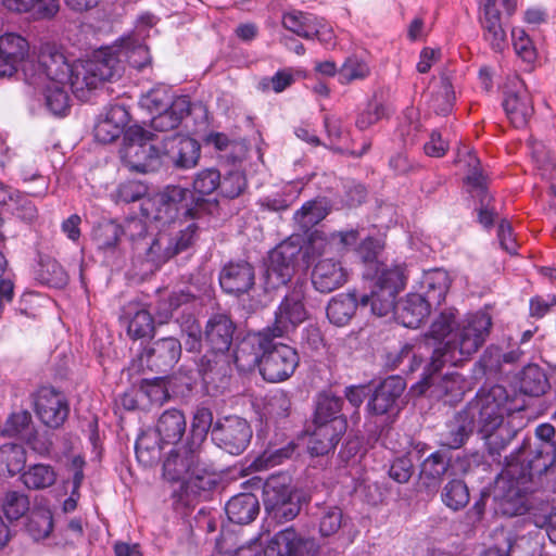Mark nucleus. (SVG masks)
<instances>
[{
  "mask_svg": "<svg viewBox=\"0 0 556 556\" xmlns=\"http://www.w3.org/2000/svg\"><path fill=\"white\" fill-rule=\"evenodd\" d=\"M116 60L113 50L99 49L89 60L71 65L59 47L45 42L38 50L37 61L28 60L23 73L29 85L39 86L46 81L68 83L76 97L84 98L85 91L96 89L112 76Z\"/></svg>",
  "mask_w": 556,
  "mask_h": 556,
  "instance_id": "obj_1",
  "label": "nucleus"
},
{
  "mask_svg": "<svg viewBox=\"0 0 556 556\" xmlns=\"http://www.w3.org/2000/svg\"><path fill=\"white\" fill-rule=\"evenodd\" d=\"M119 154L123 164L131 172L148 173L157 169L162 164L191 168L200 157V144L182 135L160 140L142 127L135 126L125 132Z\"/></svg>",
  "mask_w": 556,
  "mask_h": 556,
  "instance_id": "obj_2",
  "label": "nucleus"
},
{
  "mask_svg": "<svg viewBox=\"0 0 556 556\" xmlns=\"http://www.w3.org/2000/svg\"><path fill=\"white\" fill-rule=\"evenodd\" d=\"M492 326L488 313L478 312L457 320L456 309L446 308L433 319L429 334L443 344L433 350L431 366H457L475 354L484 343Z\"/></svg>",
  "mask_w": 556,
  "mask_h": 556,
  "instance_id": "obj_3",
  "label": "nucleus"
},
{
  "mask_svg": "<svg viewBox=\"0 0 556 556\" xmlns=\"http://www.w3.org/2000/svg\"><path fill=\"white\" fill-rule=\"evenodd\" d=\"M517 409L506 389L498 384L481 389L467 405L465 417L477 421L478 432L492 457L500 456L515 437L516 431L504 418Z\"/></svg>",
  "mask_w": 556,
  "mask_h": 556,
  "instance_id": "obj_4",
  "label": "nucleus"
},
{
  "mask_svg": "<svg viewBox=\"0 0 556 556\" xmlns=\"http://www.w3.org/2000/svg\"><path fill=\"white\" fill-rule=\"evenodd\" d=\"M555 455L549 451H536L532 457H513L500 475L497 484L506 490L502 502L503 513L509 516L522 515L527 510L526 494L533 490V479L543 473L554 472Z\"/></svg>",
  "mask_w": 556,
  "mask_h": 556,
  "instance_id": "obj_5",
  "label": "nucleus"
},
{
  "mask_svg": "<svg viewBox=\"0 0 556 556\" xmlns=\"http://www.w3.org/2000/svg\"><path fill=\"white\" fill-rule=\"evenodd\" d=\"M199 444L182 445L169 452L163 464V475L172 482H180L187 494L197 495L213 488L214 479L201 465Z\"/></svg>",
  "mask_w": 556,
  "mask_h": 556,
  "instance_id": "obj_6",
  "label": "nucleus"
},
{
  "mask_svg": "<svg viewBox=\"0 0 556 556\" xmlns=\"http://www.w3.org/2000/svg\"><path fill=\"white\" fill-rule=\"evenodd\" d=\"M200 200L187 188L167 186L152 198L141 203L142 216L153 218L161 226L175 223L185 217H194L198 214Z\"/></svg>",
  "mask_w": 556,
  "mask_h": 556,
  "instance_id": "obj_7",
  "label": "nucleus"
},
{
  "mask_svg": "<svg viewBox=\"0 0 556 556\" xmlns=\"http://www.w3.org/2000/svg\"><path fill=\"white\" fill-rule=\"evenodd\" d=\"M406 268L403 265H382L377 267V279L370 294H364L359 305H370L371 313L383 317L396 308V294L405 287Z\"/></svg>",
  "mask_w": 556,
  "mask_h": 556,
  "instance_id": "obj_8",
  "label": "nucleus"
},
{
  "mask_svg": "<svg viewBox=\"0 0 556 556\" xmlns=\"http://www.w3.org/2000/svg\"><path fill=\"white\" fill-rule=\"evenodd\" d=\"M263 501L266 511L280 522L292 520L300 511L287 475L271 476L265 481Z\"/></svg>",
  "mask_w": 556,
  "mask_h": 556,
  "instance_id": "obj_9",
  "label": "nucleus"
},
{
  "mask_svg": "<svg viewBox=\"0 0 556 556\" xmlns=\"http://www.w3.org/2000/svg\"><path fill=\"white\" fill-rule=\"evenodd\" d=\"M305 285L298 282L279 304L271 327L266 328L271 337H283L307 318L304 306Z\"/></svg>",
  "mask_w": 556,
  "mask_h": 556,
  "instance_id": "obj_10",
  "label": "nucleus"
},
{
  "mask_svg": "<svg viewBox=\"0 0 556 556\" xmlns=\"http://www.w3.org/2000/svg\"><path fill=\"white\" fill-rule=\"evenodd\" d=\"M211 434L218 447L231 455H239L248 447L252 429L245 419L239 416H226L214 424Z\"/></svg>",
  "mask_w": 556,
  "mask_h": 556,
  "instance_id": "obj_11",
  "label": "nucleus"
},
{
  "mask_svg": "<svg viewBox=\"0 0 556 556\" xmlns=\"http://www.w3.org/2000/svg\"><path fill=\"white\" fill-rule=\"evenodd\" d=\"M277 337H270V348L265 350L261 362V375L269 382H280L293 375L299 365V355L295 349L275 343Z\"/></svg>",
  "mask_w": 556,
  "mask_h": 556,
  "instance_id": "obj_12",
  "label": "nucleus"
},
{
  "mask_svg": "<svg viewBox=\"0 0 556 556\" xmlns=\"http://www.w3.org/2000/svg\"><path fill=\"white\" fill-rule=\"evenodd\" d=\"M442 367L435 369L431 366V362L427 365L420 381V392L429 391L431 396L452 404L463 397L466 390V381L455 371L446 372L440 377L438 372Z\"/></svg>",
  "mask_w": 556,
  "mask_h": 556,
  "instance_id": "obj_13",
  "label": "nucleus"
},
{
  "mask_svg": "<svg viewBox=\"0 0 556 556\" xmlns=\"http://www.w3.org/2000/svg\"><path fill=\"white\" fill-rule=\"evenodd\" d=\"M300 249L290 242H283L275 248L268 256L265 270V283L269 289L285 286L295 271V260Z\"/></svg>",
  "mask_w": 556,
  "mask_h": 556,
  "instance_id": "obj_14",
  "label": "nucleus"
},
{
  "mask_svg": "<svg viewBox=\"0 0 556 556\" xmlns=\"http://www.w3.org/2000/svg\"><path fill=\"white\" fill-rule=\"evenodd\" d=\"M181 344L173 337H166L152 342L139 355L142 367L155 372H167L179 361Z\"/></svg>",
  "mask_w": 556,
  "mask_h": 556,
  "instance_id": "obj_15",
  "label": "nucleus"
},
{
  "mask_svg": "<svg viewBox=\"0 0 556 556\" xmlns=\"http://www.w3.org/2000/svg\"><path fill=\"white\" fill-rule=\"evenodd\" d=\"M313 540L301 538L293 528L279 531L264 551V556H317Z\"/></svg>",
  "mask_w": 556,
  "mask_h": 556,
  "instance_id": "obj_16",
  "label": "nucleus"
},
{
  "mask_svg": "<svg viewBox=\"0 0 556 556\" xmlns=\"http://www.w3.org/2000/svg\"><path fill=\"white\" fill-rule=\"evenodd\" d=\"M35 410L39 419L50 428H58L68 416V404L63 394L42 388L35 399Z\"/></svg>",
  "mask_w": 556,
  "mask_h": 556,
  "instance_id": "obj_17",
  "label": "nucleus"
},
{
  "mask_svg": "<svg viewBox=\"0 0 556 556\" xmlns=\"http://www.w3.org/2000/svg\"><path fill=\"white\" fill-rule=\"evenodd\" d=\"M270 332L264 329L243 338L235 351L237 368L241 371H251L256 366L261 367L265 350L270 348Z\"/></svg>",
  "mask_w": 556,
  "mask_h": 556,
  "instance_id": "obj_18",
  "label": "nucleus"
},
{
  "mask_svg": "<svg viewBox=\"0 0 556 556\" xmlns=\"http://www.w3.org/2000/svg\"><path fill=\"white\" fill-rule=\"evenodd\" d=\"M503 106L508 119L517 128L525 127L534 112L531 96L518 79L506 91Z\"/></svg>",
  "mask_w": 556,
  "mask_h": 556,
  "instance_id": "obj_19",
  "label": "nucleus"
},
{
  "mask_svg": "<svg viewBox=\"0 0 556 556\" xmlns=\"http://www.w3.org/2000/svg\"><path fill=\"white\" fill-rule=\"evenodd\" d=\"M346 419L337 418L330 424L314 425L307 450L312 456H323L333 451L346 431Z\"/></svg>",
  "mask_w": 556,
  "mask_h": 556,
  "instance_id": "obj_20",
  "label": "nucleus"
},
{
  "mask_svg": "<svg viewBox=\"0 0 556 556\" xmlns=\"http://www.w3.org/2000/svg\"><path fill=\"white\" fill-rule=\"evenodd\" d=\"M467 157V163L470 169L467 175L466 182L469 187V192L473 198H480L479 222L484 227H490L493 225L495 211L489 205L491 199L486 194L485 177L482 175L478 167L479 160L477 156L473 153L468 152Z\"/></svg>",
  "mask_w": 556,
  "mask_h": 556,
  "instance_id": "obj_21",
  "label": "nucleus"
},
{
  "mask_svg": "<svg viewBox=\"0 0 556 556\" xmlns=\"http://www.w3.org/2000/svg\"><path fill=\"white\" fill-rule=\"evenodd\" d=\"M236 331L235 323L225 314L213 315L206 323L205 342L211 352L224 355L229 351Z\"/></svg>",
  "mask_w": 556,
  "mask_h": 556,
  "instance_id": "obj_22",
  "label": "nucleus"
},
{
  "mask_svg": "<svg viewBox=\"0 0 556 556\" xmlns=\"http://www.w3.org/2000/svg\"><path fill=\"white\" fill-rule=\"evenodd\" d=\"M348 280V271L340 262L332 258L320 260L312 273V283L321 293H329L342 287Z\"/></svg>",
  "mask_w": 556,
  "mask_h": 556,
  "instance_id": "obj_23",
  "label": "nucleus"
},
{
  "mask_svg": "<svg viewBox=\"0 0 556 556\" xmlns=\"http://www.w3.org/2000/svg\"><path fill=\"white\" fill-rule=\"evenodd\" d=\"M27 40L13 33L2 35V77L12 76L29 59ZM24 67H22L23 70Z\"/></svg>",
  "mask_w": 556,
  "mask_h": 556,
  "instance_id": "obj_24",
  "label": "nucleus"
},
{
  "mask_svg": "<svg viewBox=\"0 0 556 556\" xmlns=\"http://www.w3.org/2000/svg\"><path fill=\"white\" fill-rule=\"evenodd\" d=\"M222 289L229 294L248 292L254 285V270L248 262L230 263L219 275Z\"/></svg>",
  "mask_w": 556,
  "mask_h": 556,
  "instance_id": "obj_25",
  "label": "nucleus"
},
{
  "mask_svg": "<svg viewBox=\"0 0 556 556\" xmlns=\"http://www.w3.org/2000/svg\"><path fill=\"white\" fill-rule=\"evenodd\" d=\"M128 122L129 113L124 105H111L97 123L94 137L99 142L111 143L124 132Z\"/></svg>",
  "mask_w": 556,
  "mask_h": 556,
  "instance_id": "obj_26",
  "label": "nucleus"
},
{
  "mask_svg": "<svg viewBox=\"0 0 556 556\" xmlns=\"http://www.w3.org/2000/svg\"><path fill=\"white\" fill-rule=\"evenodd\" d=\"M103 49L113 50V55L117 59V64L114 73L108 79L111 80L121 74L123 63L128 62L132 67L141 68L150 63V55L148 48L131 38H124L119 43L104 47Z\"/></svg>",
  "mask_w": 556,
  "mask_h": 556,
  "instance_id": "obj_27",
  "label": "nucleus"
},
{
  "mask_svg": "<svg viewBox=\"0 0 556 556\" xmlns=\"http://www.w3.org/2000/svg\"><path fill=\"white\" fill-rule=\"evenodd\" d=\"M431 305L419 293H409L396 304L395 318L404 327L417 328L430 314Z\"/></svg>",
  "mask_w": 556,
  "mask_h": 556,
  "instance_id": "obj_28",
  "label": "nucleus"
},
{
  "mask_svg": "<svg viewBox=\"0 0 556 556\" xmlns=\"http://www.w3.org/2000/svg\"><path fill=\"white\" fill-rule=\"evenodd\" d=\"M405 389V384L401 379H386L374 392L367 404L370 414L383 415L389 413L396 400L401 396Z\"/></svg>",
  "mask_w": 556,
  "mask_h": 556,
  "instance_id": "obj_29",
  "label": "nucleus"
},
{
  "mask_svg": "<svg viewBox=\"0 0 556 556\" xmlns=\"http://www.w3.org/2000/svg\"><path fill=\"white\" fill-rule=\"evenodd\" d=\"M186 418L178 409H167L157 419L155 432L163 444H176L186 432Z\"/></svg>",
  "mask_w": 556,
  "mask_h": 556,
  "instance_id": "obj_30",
  "label": "nucleus"
},
{
  "mask_svg": "<svg viewBox=\"0 0 556 556\" xmlns=\"http://www.w3.org/2000/svg\"><path fill=\"white\" fill-rule=\"evenodd\" d=\"M258 510V500L251 493L235 495L226 504V514L228 519L238 525H247L253 521L257 516Z\"/></svg>",
  "mask_w": 556,
  "mask_h": 556,
  "instance_id": "obj_31",
  "label": "nucleus"
},
{
  "mask_svg": "<svg viewBox=\"0 0 556 556\" xmlns=\"http://www.w3.org/2000/svg\"><path fill=\"white\" fill-rule=\"evenodd\" d=\"M448 288L450 278L443 269L425 273L420 281V294L431 306L440 305L444 301Z\"/></svg>",
  "mask_w": 556,
  "mask_h": 556,
  "instance_id": "obj_32",
  "label": "nucleus"
},
{
  "mask_svg": "<svg viewBox=\"0 0 556 556\" xmlns=\"http://www.w3.org/2000/svg\"><path fill=\"white\" fill-rule=\"evenodd\" d=\"M450 468V459L446 454L437 451L430 454L421 464L420 480L429 490L434 491Z\"/></svg>",
  "mask_w": 556,
  "mask_h": 556,
  "instance_id": "obj_33",
  "label": "nucleus"
},
{
  "mask_svg": "<svg viewBox=\"0 0 556 556\" xmlns=\"http://www.w3.org/2000/svg\"><path fill=\"white\" fill-rule=\"evenodd\" d=\"M190 112V102L186 97H178L172 105L159 112L151 119V127L156 131H168L178 127L182 118Z\"/></svg>",
  "mask_w": 556,
  "mask_h": 556,
  "instance_id": "obj_34",
  "label": "nucleus"
},
{
  "mask_svg": "<svg viewBox=\"0 0 556 556\" xmlns=\"http://www.w3.org/2000/svg\"><path fill=\"white\" fill-rule=\"evenodd\" d=\"M358 302L355 293H342L331 299L327 317L337 326H345L354 316Z\"/></svg>",
  "mask_w": 556,
  "mask_h": 556,
  "instance_id": "obj_35",
  "label": "nucleus"
},
{
  "mask_svg": "<svg viewBox=\"0 0 556 556\" xmlns=\"http://www.w3.org/2000/svg\"><path fill=\"white\" fill-rule=\"evenodd\" d=\"M141 253H144L147 260L159 266L177 254V250L173 248V238L170 235L160 231L152 237L149 242L144 243Z\"/></svg>",
  "mask_w": 556,
  "mask_h": 556,
  "instance_id": "obj_36",
  "label": "nucleus"
},
{
  "mask_svg": "<svg viewBox=\"0 0 556 556\" xmlns=\"http://www.w3.org/2000/svg\"><path fill=\"white\" fill-rule=\"evenodd\" d=\"M465 414L466 408L457 415L454 422L448 425V430L443 437L442 445L448 448H459L467 441L473 427H477V421L466 418Z\"/></svg>",
  "mask_w": 556,
  "mask_h": 556,
  "instance_id": "obj_37",
  "label": "nucleus"
},
{
  "mask_svg": "<svg viewBox=\"0 0 556 556\" xmlns=\"http://www.w3.org/2000/svg\"><path fill=\"white\" fill-rule=\"evenodd\" d=\"M455 100L451 77L442 74L432 92L430 108L439 115H447L452 112Z\"/></svg>",
  "mask_w": 556,
  "mask_h": 556,
  "instance_id": "obj_38",
  "label": "nucleus"
},
{
  "mask_svg": "<svg viewBox=\"0 0 556 556\" xmlns=\"http://www.w3.org/2000/svg\"><path fill=\"white\" fill-rule=\"evenodd\" d=\"M316 23L317 16L296 10L287 12L282 16L283 27L304 39H313V30H315L314 25Z\"/></svg>",
  "mask_w": 556,
  "mask_h": 556,
  "instance_id": "obj_39",
  "label": "nucleus"
},
{
  "mask_svg": "<svg viewBox=\"0 0 556 556\" xmlns=\"http://www.w3.org/2000/svg\"><path fill=\"white\" fill-rule=\"evenodd\" d=\"M519 388L525 394L531 396L542 395L548 388L545 372L538 365L526 366L521 371Z\"/></svg>",
  "mask_w": 556,
  "mask_h": 556,
  "instance_id": "obj_40",
  "label": "nucleus"
},
{
  "mask_svg": "<svg viewBox=\"0 0 556 556\" xmlns=\"http://www.w3.org/2000/svg\"><path fill=\"white\" fill-rule=\"evenodd\" d=\"M42 87L46 96V104L48 109L55 115H64L68 110V94L66 87L68 83L46 81L39 85Z\"/></svg>",
  "mask_w": 556,
  "mask_h": 556,
  "instance_id": "obj_41",
  "label": "nucleus"
},
{
  "mask_svg": "<svg viewBox=\"0 0 556 556\" xmlns=\"http://www.w3.org/2000/svg\"><path fill=\"white\" fill-rule=\"evenodd\" d=\"M53 530V518L51 510L46 506H39L30 511L27 531L36 541L43 540Z\"/></svg>",
  "mask_w": 556,
  "mask_h": 556,
  "instance_id": "obj_42",
  "label": "nucleus"
},
{
  "mask_svg": "<svg viewBox=\"0 0 556 556\" xmlns=\"http://www.w3.org/2000/svg\"><path fill=\"white\" fill-rule=\"evenodd\" d=\"M152 220L153 218H147L146 216H143V218L130 217L122 227V233L128 237L134 244L135 250L140 254L144 243L149 242L152 238L148 225V223Z\"/></svg>",
  "mask_w": 556,
  "mask_h": 556,
  "instance_id": "obj_43",
  "label": "nucleus"
},
{
  "mask_svg": "<svg viewBox=\"0 0 556 556\" xmlns=\"http://www.w3.org/2000/svg\"><path fill=\"white\" fill-rule=\"evenodd\" d=\"M342 404L341 397L328 393L320 394L316 405L314 425L330 424L333 419L344 418L339 415Z\"/></svg>",
  "mask_w": 556,
  "mask_h": 556,
  "instance_id": "obj_44",
  "label": "nucleus"
},
{
  "mask_svg": "<svg viewBox=\"0 0 556 556\" xmlns=\"http://www.w3.org/2000/svg\"><path fill=\"white\" fill-rule=\"evenodd\" d=\"M22 480L28 489H46L54 484L56 473L50 465L37 464L23 472Z\"/></svg>",
  "mask_w": 556,
  "mask_h": 556,
  "instance_id": "obj_45",
  "label": "nucleus"
},
{
  "mask_svg": "<svg viewBox=\"0 0 556 556\" xmlns=\"http://www.w3.org/2000/svg\"><path fill=\"white\" fill-rule=\"evenodd\" d=\"M38 279L50 287L62 288L68 281V276L63 267L53 258L41 260L37 271Z\"/></svg>",
  "mask_w": 556,
  "mask_h": 556,
  "instance_id": "obj_46",
  "label": "nucleus"
},
{
  "mask_svg": "<svg viewBox=\"0 0 556 556\" xmlns=\"http://www.w3.org/2000/svg\"><path fill=\"white\" fill-rule=\"evenodd\" d=\"M161 444L156 442L151 433H142L136 441L135 450L139 463L144 466H152L161 456Z\"/></svg>",
  "mask_w": 556,
  "mask_h": 556,
  "instance_id": "obj_47",
  "label": "nucleus"
},
{
  "mask_svg": "<svg viewBox=\"0 0 556 556\" xmlns=\"http://www.w3.org/2000/svg\"><path fill=\"white\" fill-rule=\"evenodd\" d=\"M442 502L452 510L464 508L469 502L467 485L460 480H451L441 494Z\"/></svg>",
  "mask_w": 556,
  "mask_h": 556,
  "instance_id": "obj_48",
  "label": "nucleus"
},
{
  "mask_svg": "<svg viewBox=\"0 0 556 556\" xmlns=\"http://www.w3.org/2000/svg\"><path fill=\"white\" fill-rule=\"evenodd\" d=\"M154 319L147 309L137 311L129 319L127 334L134 339H143L153 336Z\"/></svg>",
  "mask_w": 556,
  "mask_h": 556,
  "instance_id": "obj_49",
  "label": "nucleus"
},
{
  "mask_svg": "<svg viewBox=\"0 0 556 556\" xmlns=\"http://www.w3.org/2000/svg\"><path fill=\"white\" fill-rule=\"evenodd\" d=\"M31 415L26 409H21L12 413L5 422V428L2 430V434L7 433L12 437H18L20 439L28 438L33 430Z\"/></svg>",
  "mask_w": 556,
  "mask_h": 556,
  "instance_id": "obj_50",
  "label": "nucleus"
},
{
  "mask_svg": "<svg viewBox=\"0 0 556 556\" xmlns=\"http://www.w3.org/2000/svg\"><path fill=\"white\" fill-rule=\"evenodd\" d=\"M173 96L165 86H157L140 98V105L151 113H159L172 105Z\"/></svg>",
  "mask_w": 556,
  "mask_h": 556,
  "instance_id": "obj_51",
  "label": "nucleus"
},
{
  "mask_svg": "<svg viewBox=\"0 0 556 556\" xmlns=\"http://www.w3.org/2000/svg\"><path fill=\"white\" fill-rule=\"evenodd\" d=\"M327 215L326 207L320 201H308L294 214L295 222L303 229H309Z\"/></svg>",
  "mask_w": 556,
  "mask_h": 556,
  "instance_id": "obj_52",
  "label": "nucleus"
},
{
  "mask_svg": "<svg viewBox=\"0 0 556 556\" xmlns=\"http://www.w3.org/2000/svg\"><path fill=\"white\" fill-rule=\"evenodd\" d=\"M481 24L484 29V36L492 47L501 50L504 47L506 34L501 24L500 12H491V14L481 17Z\"/></svg>",
  "mask_w": 556,
  "mask_h": 556,
  "instance_id": "obj_53",
  "label": "nucleus"
},
{
  "mask_svg": "<svg viewBox=\"0 0 556 556\" xmlns=\"http://www.w3.org/2000/svg\"><path fill=\"white\" fill-rule=\"evenodd\" d=\"M370 73L368 64L358 56H349L339 70L341 84H349L353 80L365 79Z\"/></svg>",
  "mask_w": 556,
  "mask_h": 556,
  "instance_id": "obj_54",
  "label": "nucleus"
},
{
  "mask_svg": "<svg viewBox=\"0 0 556 556\" xmlns=\"http://www.w3.org/2000/svg\"><path fill=\"white\" fill-rule=\"evenodd\" d=\"M10 476L21 472L26 464V451L21 444L2 443V463Z\"/></svg>",
  "mask_w": 556,
  "mask_h": 556,
  "instance_id": "obj_55",
  "label": "nucleus"
},
{
  "mask_svg": "<svg viewBox=\"0 0 556 556\" xmlns=\"http://www.w3.org/2000/svg\"><path fill=\"white\" fill-rule=\"evenodd\" d=\"M294 448L295 445L291 442L280 448H268L254 460V466L256 469H268L278 466L292 456Z\"/></svg>",
  "mask_w": 556,
  "mask_h": 556,
  "instance_id": "obj_56",
  "label": "nucleus"
},
{
  "mask_svg": "<svg viewBox=\"0 0 556 556\" xmlns=\"http://www.w3.org/2000/svg\"><path fill=\"white\" fill-rule=\"evenodd\" d=\"M122 236V226L114 222H106L94 230V240L98 248L103 251L113 250Z\"/></svg>",
  "mask_w": 556,
  "mask_h": 556,
  "instance_id": "obj_57",
  "label": "nucleus"
},
{
  "mask_svg": "<svg viewBox=\"0 0 556 556\" xmlns=\"http://www.w3.org/2000/svg\"><path fill=\"white\" fill-rule=\"evenodd\" d=\"M291 407V401L285 391L270 393L264 404V413L270 418L287 417Z\"/></svg>",
  "mask_w": 556,
  "mask_h": 556,
  "instance_id": "obj_58",
  "label": "nucleus"
},
{
  "mask_svg": "<svg viewBox=\"0 0 556 556\" xmlns=\"http://www.w3.org/2000/svg\"><path fill=\"white\" fill-rule=\"evenodd\" d=\"M213 414L208 408L201 407L194 413L191 424L192 444L200 445L208 430L213 428Z\"/></svg>",
  "mask_w": 556,
  "mask_h": 556,
  "instance_id": "obj_59",
  "label": "nucleus"
},
{
  "mask_svg": "<svg viewBox=\"0 0 556 556\" xmlns=\"http://www.w3.org/2000/svg\"><path fill=\"white\" fill-rule=\"evenodd\" d=\"M220 174L215 168L200 170L193 179V190L200 195H207L219 189Z\"/></svg>",
  "mask_w": 556,
  "mask_h": 556,
  "instance_id": "obj_60",
  "label": "nucleus"
},
{
  "mask_svg": "<svg viewBox=\"0 0 556 556\" xmlns=\"http://www.w3.org/2000/svg\"><path fill=\"white\" fill-rule=\"evenodd\" d=\"M29 508V502L26 495L13 491L9 492L5 496V502L2 504V510L9 520L20 519Z\"/></svg>",
  "mask_w": 556,
  "mask_h": 556,
  "instance_id": "obj_61",
  "label": "nucleus"
},
{
  "mask_svg": "<svg viewBox=\"0 0 556 556\" xmlns=\"http://www.w3.org/2000/svg\"><path fill=\"white\" fill-rule=\"evenodd\" d=\"M511 40L517 55L525 62L531 63L535 60V48L530 37L522 28H514L511 30Z\"/></svg>",
  "mask_w": 556,
  "mask_h": 556,
  "instance_id": "obj_62",
  "label": "nucleus"
},
{
  "mask_svg": "<svg viewBox=\"0 0 556 556\" xmlns=\"http://www.w3.org/2000/svg\"><path fill=\"white\" fill-rule=\"evenodd\" d=\"M148 188L140 181L130 180L123 182L118 186L115 199L117 202L130 203L139 200H144Z\"/></svg>",
  "mask_w": 556,
  "mask_h": 556,
  "instance_id": "obj_63",
  "label": "nucleus"
},
{
  "mask_svg": "<svg viewBox=\"0 0 556 556\" xmlns=\"http://www.w3.org/2000/svg\"><path fill=\"white\" fill-rule=\"evenodd\" d=\"M247 187L245 176L238 170L230 172L223 179L220 178L219 192L228 198L239 197Z\"/></svg>",
  "mask_w": 556,
  "mask_h": 556,
  "instance_id": "obj_64",
  "label": "nucleus"
}]
</instances>
